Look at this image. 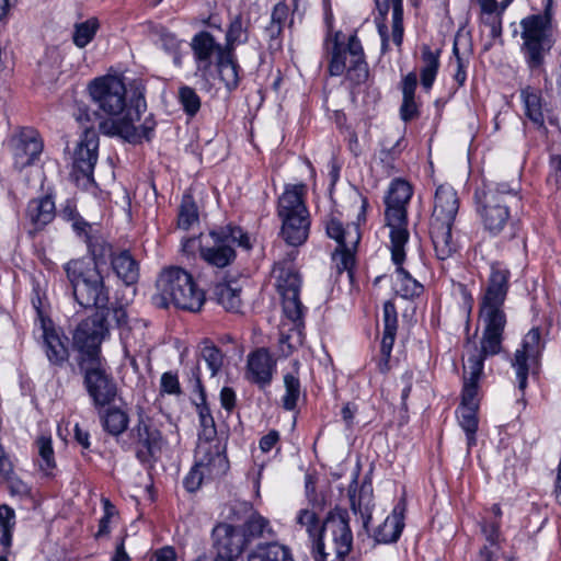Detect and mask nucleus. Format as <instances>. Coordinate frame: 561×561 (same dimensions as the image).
I'll return each instance as SVG.
<instances>
[{"label": "nucleus", "mask_w": 561, "mask_h": 561, "mask_svg": "<svg viewBox=\"0 0 561 561\" xmlns=\"http://www.w3.org/2000/svg\"><path fill=\"white\" fill-rule=\"evenodd\" d=\"M64 268L73 297L81 307L103 309L108 304V289L98 262L71 260Z\"/></svg>", "instance_id": "obj_7"}, {"label": "nucleus", "mask_w": 561, "mask_h": 561, "mask_svg": "<svg viewBox=\"0 0 561 561\" xmlns=\"http://www.w3.org/2000/svg\"><path fill=\"white\" fill-rule=\"evenodd\" d=\"M520 99L524 103L526 117L537 127H545V116L542 112L541 92L529 85L520 90Z\"/></svg>", "instance_id": "obj_30"}, {"label": "nucleus", "mask_w": 561, "mask_h": 561, "mask_svg": "<svg viewBox=\"0 0 561 561\" xmlns=\"http://www.w3.org/2000/svg\"><path fill=\"white\" fill-rule=\"evenodd\" d=\"M510 271L500 263L491 265V274L480 302V318L483 332L480 348L474 344L467 346V363L463 365V388L461 407L478 409L479 380L483 371L484 359L502 350L506 314L503 306L508 291Z\"/></svg>", "instance_id": "obj_1"}, {"label": "nucleus", "mask_w": 561, "mask_h": 561, "mask_svg": "<svg viewBox=\"0 0 561 561\" xmlns=\"http://www.w3.org/2000/svg\"><path fill=\"white\" fill-rule=\"evenodd\" d=\"M290 259L276 263L273 273L276 278V287L283 299V310L285 316L296 325L302 323L304 310L299 299L301 279L299 273L293 265L294 255Z\"/></svg>", "instance_id": "obj_13"}, {"label": "nucleus", "mask_w": 561, "mask_h": 561, "mask_svg": "<svg viewBox=\"0 0 561 561\" xmlns=\"http://www.w3.org/2000/svg\"><path fill=\"white\" fill-rule=\"evenodd\" d=\"M458 209L459 199L457 192L449 185H439L435 193L431 224L453 226Z\"/></svg>", "instance_id": "obj_20"}, {"label": "nucleus", "mask_w": 561, "mask_h": 561, "mask_svg": "<svg viewBox=\"0 0 561 561\" xmlns=\"http://www.w3.org/2000/svg\"><path fill=\"white\" fill-rule=\"evenodd\" d=\"M26 215L35 230H39L54 219L55 203L48 195L31 199Z\"/></svg>", "instance_id": "obj_26"}, {"label": "nucleus", "mask_w": 561, "mask_h": 561, "mask_svg": "<svg viewBox=\"0 0 561 561\" xmlns=\"http://www.w3.org/2000/svg\"><path fill=\"white\" fill-rule=\"evenodd\" d=\"M421 84L430 90L435 81L439 68V50L433 51L430 46L422 47Z\"/></svg>", "instance_id": "obj_36"}, {"label": "nucleus", "mask_w": 561, "mask_h": 561, "mask_svg": "<svg viewBox=\"0 0 561 561\" xmlns=\"http://www.w3.org/2000/svg\"><path fill=\"white\" fill-rule=\"evenodd\" d=\"M402 137L398 138L391 147H388V144H386V141L382 142V148L379 152V159L387 168H393V162L399 157L402 150Z\"/></svg>", "instance_id": "obj_55"}, {"label": "nucleus", "mask_w": 561, "mask_h": 561, "mask_svg": "<svg viewBox=\"0 0 561 561\" xmlns=\"http://www.w3.org/2000/svg\"><path fill=\"white\" fill-rule=\"evenodd\" d=\"M220 403L224 409L231 411L236 404V393L229 387H224L220 391Z\"/></svg>", "instance_id": "obj_64"}, {"label": "nucleus", "mask_w": 561, "mask_h": 561, "mask_svg": "<svg viewBox=\"0 0 561 561\" xmlns=\"http://www.w3.org/2000/svg\"><path fill=\"white\" fill-rule=\"evenodd\" d=\"M179 99L187 115L194 116L199 111L201 99L194 89L181 87L179 90Z\"/></svg>", "instance_id": "obj_51"}, {"label": "nucleus", "mask_w": 561, "mask_h": 561, "mask_svg": "<svg viewBox=\"0 0 561 561\" xmlns=\"http://www.w3.org/2000/svg\"><path fill=\"white\" fill-rule=\"evenodd\" d=\"M378 16L386 22L387 14L392 9V42L400 47L403 41V5L402 0H375Z\"/></svg>", "instance_id": "obj_25"}, {"label": "nucleus", "mask_w": 561, "mask_h": 561, "mask_svg": "<svg viewBox=\"0 0 561 561\" xmlns=\"http://www.w3.org/2000/svg\"><path fill=\"white\" fill-rule=\"evenodd\" d=\"M383 330H397V310L391 301L383 304Z\"/></svg>", "instance_id": "obj_59"}, {"label": "nucleus", "mask_w": 561, "mask_h": 561, "mask_svg": "<svg viewBox=\"0 0 561 561\" xmlns=\"http://www.w3.org/2000/svg\"><path fill=\"white\" fill-rule=\"evenodd\" d=\"M397 330H383V335L380 345L381 355L390 356L396 340Z\"/></svg>", "instance_id": "obj_63"}, {"label": "nucleus", "mask_w": 561, "mask_h": 561, "mask_svg": "<svg viewBox=\"0 0 561 561\" xmlns=\"http://www.w3.org/2000/svg\"><path fill=\"white\" fill-rule=\"evenodd\" d=\"M213 244L202 245L199 249L202 259L209 265L224 268L236 259L233 245L250 249L249 237L239 227L226 226L209 233Z\"/></svg>", "instance_id": "obj_12"}, {"label": "nucleus", "mask_w": 561, "mask_h": 561, "mask_svg": "<svg viewBox=\"0 0 561 561\" xmlns=\"http://www.w3.org/2000/svg\"><path fill=\"white\" fill-rule=\"evenodd\" d=\"M329 238L336 241L337 247L357 248L360 240V232L357 225L343 226L337 218H331L325 226Z\"/></svg>", "instance_id": "obj_27"}, {"label": "nucleus", "mask_w": 561, "mask_h": 561, "mask_svg": "<svg viewBox=\"0 0 561 561\" xmlns=\"http://www.w3.org/2000/svg\"><path fill=\"white\" fill-rule=\"evenodd\" d=\"M400 115L404 122H409L419 115L414 98H403Z\"/></svg>", "instance_id": "obj_60"}, {"label": "nucleus", "mask_w": 561, "mask_h": 561, "mask_svg": "<svg viewBox=\"0 0 561 561\" xmlns=\"http://www.w3.org/2000/svg\"><path fill=\"white\" fill-rule=\"evenodd\" d=\"M148 561H176V552L173 547L165 546L152 551Z\"/></svg>", "instance_id": "obj_61"}, {"label": "nucleus", "mask_w": 561, "mask_h": 561, "mask_svg": "<svg viewBox=\"0 0 561 561\" xmlns=\"http://www.w3.org/2000/svg\"><path fill=\"white\" fill-rule=\"evenodd\" d=\"M247 378L261 388L268 386L273 378L275 360L266 348H259L248 357Z\"/></svg>", "instance_id": "obj_21"}, {"label": "nucleus", "mask_w": 561, "mask_h": 561, "mask_svg": "<svg viewBox=\"0 0 561 561\" xmlns=\"http://www.w3.org/2000/svg\"><path fill=\"white\" fill-rule=\"evenodd\" d=\"M36 445L41 457L39 467L43 471L49 472L55 468L51 438L49 436L42 435L36 439Z\"/></svg>", "instance_id": "obj_48"}, {"label": "nucleus", "mask_w": 561, "mask_h": 561, "mask_svg": "<svg viewBox=\"0 0 561 561\" xmlns=\"http://www.w3.org/2000/svg\"><path fill=\"white\" fill-rule=\"evenodd\" d=\"M249 21H243L241 15H237L230 23L226 34V50L232 53L236 45L243 44L248 41Z\"/></svg>", "instance_id": "obj_42"}, {"label": "nucleus", "mask_w": 561, "mask_h": 561, "mask_svg": "<svg viewBox=\"0 0 561 561\" xmlns=\"http://www.w3.org/2000/svg\"><path fill=\"white\" fill-rule=\"evenodd\" d=\"M402 262L397 265V278L394 288L397 294L405 299L419 297L423 293V286L402 267Z\"/></svg>", "instance_id": "obj_38"}, {"label": "nucleus", "mask_w": 561, "mask_h": 561, "mask_svg": "<svg viewBox=\"0 0 561 561\" xmlns=\"http://www.w3.org/2000/svg\"><path fill=\"white\" fill-rule=\"evenodd\" d=\"M15 525V513L10 506L2 504L0 505V529L1 537L0 543L4 547H9L12 540V529Z\"/></svg>", "instance_id": "obj_44"}, {"label": "nucleus", "mask_w": 561, "mask_h": 561, "mask_svg": "<svg viewBox=\"0 0 561 561\" xmlns=\"http://www.w3.org/2000/svg\"><path fill=\"white\" fill-rule=\"evenodd\" d=\"M477 410L474 408L460 407L459 409V424L467 435V445L470 449L476 445V432L478 430Z\"/></svg>", "instance_id": "obj_43"}, {"label": "nucleus", "mask_w": 561, "mask_h": 561, "mask_svg": "<svg viewBox=\"0 0 561 561\" xmlns=\"http://www.w3.org/2000/svg\"><path fill=\"white\" fill-rule=\"evenodd\" d=\"M288 7L283 2H279L274 7L271 15V23L266 26V33L271 38H276L280 34L283 25L288 18Z\"/></svg>", "instance_id": "obj_49"}, {"label": "nucleus", "mask_w": 561, "mask_h": 561, "mask_svg": "<svg viewBox=\"0 0 561 561\" xmlns=\"http://www.w3.org/2000/svg\"><path fill=\"white\" fill-rule=\"evenodd\" d=\"M161 390L169 394H179L181 392L178 376L168 371L161 376Z\"/></svg>", "instance_id": "obj_58"}, {"label": "nucleus", "mask_w": 561, "mask_h": 561, "mask_svg": "<svg viewBox=\"0 0 561 561\" xmlns=\"http://www.w3.org/2000/svg\"><path fill=\"white\" fill-rule=\"evenodd\" d=\"M89 92L99 110L107 117L99 123V130L106 136H117L128 142H139L142 138L150 140L156 127L151 114L136 126L146 111L145 100L138 98L134 104L126 103V88L122 80L107 76L94 79L89 84Z\"/></svg>", "instance_id": "obj_2"}, {"label": "nucleus", "mask_w": 561, "mask_h": 561, "mask_svg": "<svg viewBox=\"0 0 561 561\" xmlns=\"http://www.w3.org/2000/svg\"><path fill=\"white\" fill-rule=\"evenodd\" d=\"M450 225L431 224L430 232L436 255L439 260H446L453 255L457 245L453 240Z\"/></svg>", "instance_id": "obj_29"}, {"label": "nucleus", "mask_w": 561, "mask_h": 561, "mask_svg": "<svg viewBox=\"0 0 561 561\" xmlns=\"http://www.w3.org/2000/svg\"><path fill=\"white\" fill-rule=\"evenodd\" d=\"M101 502L103 504L104 515L100 519L96 537H102L110 534V523L112 518L118 514L116 507L107 497H102Z\"/></svg>", "instance_id": "obj_54"}, {"label": "nucleus", "mask_w": 561, "mask_h": 561, "mask_svg": "<svg viewBox=\"0 0 561 561\" xmlns=\"http://www.w3.org/2000/svg\"><path fill=\"white\" fill-rule=\"evenodd\" d=\"M216 557L238 559L247 546V539L232 525L219 524L213 530Z\"/></svg>", "instance_id": "obj_17"}, {"label": "nucleus", "mask_w": 561, "mask_h": 561, "mask_svg": "<svg viewBox=\"0 0 561 561\" xmlns=\"http://www.w3.org/2000/svg\"><path fill=\"white\" fill-rule=\"evenodd\" d=\"M45 353L50 364L61 366L68 360L69 352L59 334L55 330H44Z\"/></svg>", "instance_id": "obj_32"}, {"label": "nucleus", "mask_w": 561, "mask_h": 561, "mask_svg": "<svg viewBox=\"0 0 561 561\" xmlns=\"http://www.w3.org/2000/svg\"><path fill=\"white\" fill-rule=\"evenodd\" d=\"M345 71L355 84L364 82L368 77L363 47L357 36H350L347 45L343 46L339 43L337 33L333 39L329 72L331 76H341Z\"/></svg>", "instance_id": "obj_11"}, {"label": "nucleus", "mask_w": 561, "mask_h": 561, "mask_svg": "<svg viewBox=\"0 0 561 561\" xmlns=\"http://www.w3.org/2000/svg\"><path fill=\"white\" fill-rule=\"evenodd\" d=\"M196 457V465L205 471L208 479L219 478L229 469V461L219 445L208 442L198 445Z\"/></svg>", "instance_id": "obj_19"}, {"label": "nucleus", "mask_w": 561, "mask_h": 561, "mask_svg": "<svg viewBox=\"0 0 561 561\" xmlns=\"http://www.w3.org/2000/svg\"><path fill=\"white\" fill-rule=\"evenodd\" d=\"M112 266L116 275L126 285L135 284L138 280V264L128 251H122L117 255L112 256Z\"/></svg>", "instance_id": "obj_33"}, {"label": "nucleus", "mask_w": 561, "mask_h": 561, "mask_svg": "<svg viewBox=\"0 0 561 561\" xmlns=\"http://www.w3.org/2000/svg\"><path fill=\"white\" fill-rule=\"evenodd\" d=\"M113 325L122 330V336L124 331L128 332L130 330L128 314L123 306L108 308L106 305L103 309H96L92 318L82 321L78 325L73 334V342L81 332L84 342L98 335L100 346L105 333Z\"/></svg>", "instance_id": "obj_14"}, {"label": "nucleus", "mask_w": 561, "mask_h": 561, "mask_svg": "<svg viewBox=\"0 0 561 561\" xmlns=\"http://www.w3.org/2000/svg\"><path fill=\"white\" fill-rule=\"evenodd\" d=\"M405 502L401 500L385 522L375 530V539L380 543L396 542L404 527Z\"/></svg>", "instance_id": "obj_24"}, {"label": "nucleus", "mask_w": 561, "mask_h": 561, "mask_svg": "<svg viewBox=\"0 0 561 561\" xmlns=\"http://www.w3.org/2000/svg\"><path fill=\"white\" fill-rule=\"evenodd\" d=\"M305 186L287 188L278 199V216L282 219L280 236L291 247L304 244L309 234V214L304 203Z\"/></svg>", "instance_id": "obj_9"}, {"label": "nucleus", "mask_w": 561, "mask_h": 561, "mask_svg": "<svg viewBox=\"0 0 561 561\" xmlns=\"http://www.w3.org/2000/svg\"><path fill=\"white\" fill-rule=\"evenodd\" d=\"M551 4L552 0H547L545 15H531L522 21L523 51L531 70L543 65L545 56L552 47V41L548 34Z\"/></svg>", "instance_id": "obj_10"}, {"label": "nucleus", "mask_w": 561, "mask_h": 561, "mask_svg": "<svg viewBox=\"0 0 561 561\" xmlns=\"http://www.w3.org/2000/svg\"><path fill=\"white\" fill-rule=\"evenodd\" d=\"M412 196V187L404 180H394L386 197V222L390 229L391 257L394 264L404 261V245L409 240L407 229V205Z\"/></svg>", "instance_id": "obj_8"}, {"label": "nucleus", "mask_w": 561, "mask_h": 561, "mask_svg": "<svg viewBox=\"0 0 561 561\" xmlns=\"http://www.w3.org/2000/svg\"><path fill=\"white\" fill-rule=\"evenodd\" d=\"M241 287L236 280L218 283L214 288L216 301L227 311L239 312L242 306Z\"/></svg>", "instance_id": "obj_31"}, {"label": "nucleus", "mask_w": 561, "mask_h": 561, "mask_svg": "<svg viewBox=\"0 0 561 561\" xmlns=\"http://www.w3.org/2000/svg\"><path fill=\"white\" fill-rule=\"evenodd\" d=\"M81 336L80 332L73 342L79 351L78 366L83 375V386L93 407L101 410L115 401L118 393L117 383L107 370L105 359L101 357L98 335L88 342H84Z\"/></svg>", "instance_id": "obj_3"}, {"label": "nucleus", "mask_w": 561, "mask_h": 561, "mask_svg": "<svg viewBox=\"0 0 561 561\" xmlns=\"http://www.w3.org/2000/svg\"><path fill=\"white\" fill-rule=\"evenodd\" d=\"M199 421L201 425L203 427V435L206 437V439H210L216 434L215 428V421L214 417L210 414V411L208 408H202L199 410Z\"/></svg>", "instance_id": "obj_57"}, {"label": "nucleus", "mask_w": 561, "mask_h": 561, "mask_svg": "<svg viewBox=\"0 0 561 561\" xmlns=\"http://www.w3.org/2000/svg\"><path fill=\"white\" fill-rule=\"evenodd\" d=\"M416 84H417L416 73L409 72L402 80L403 98H414Z\"/></svg>", "instance_id": "obj_62"}, {"label": "nucleus", "mask_w": 561, "mask_h": 561, "mask_svg": "<svg viewBox=\"0 0 561 561\" xmlns=\"http://www.w3.org/2000/svg\"><path fill=\"white\" fill-rule=\"evenodd\" d=\"M100 417L104 431L113 436H119L128 427L129 417L127 413L119 408H108Z\"/></svg>", "instance_id": "obj_37"}, {"label": "nucleus", "mask_w": 561, "mask_h": 561, "mask_svg": "<svg viewBox=\"0 0 561 561\" xmlns=\"http://www.w3.org/2000/svg\"><path fill=\"white\" fill-rule=\"evenodd\" d=\"M284 383L286 392L283 397V407L286 410L291 411L296 408L297 401L300 397V382L296 376L287 374L284 377Z\"/></svg>", "instance_id": "obj_46"}, {"label": "nucleus", "mask_w": 561, "mask_h": 561, "mask_svg": "<svg viewBox=\"0 0 561 561\" xmlns=\"http://www.w3.org/2000/svg\"><path fill=\"white\" fill-rule=\"evenodd\" d=\"M242 535L247 539V542L264 537H275V533L270 526V522L257 514L251 515L244 523Z\"/></svg>", "instance_id": "obj_39"}, {"label": "nucleus", "mask_w": 561, "mask_h": 561, "mask_svg": "<svg viewBox=\"0 0 561 561\" xmlns=\"http://www.w3.org/2000/svg\"><path fill=\"white\" fill-rule=\"evenodd\" d=\"M43 150V142L36 130L23 128L15 138L14 168L23 170L38 160Z\"/></svg>", "instance_id": "obj_18"}, {"label": "nucleus", "mask_w": 561, "mask_h": 561, "mask_svg": "<svg viewBox=\"0 0 561 561\" xmlns=\"http://www.w3.org/2000/svg\"><path fill=\"white\" fill-rule=\"evenodd\" d=\"M481 7V12L492 19L491 23V35L497 37L501 35V20L499 15L494 14L497 9V2L495 0H478Z\"/></svg>", "instance_id": "obj_53"}, {"label": "nucleus", "mask_w": 561, "mask_h": 561, "mask_svg": "<svg viewBox=\"0 0 561 561\" xmlns=\"http://www.w3.org/2000/svg\"><path fill=\"white\" fill-rule=\"evenodd\" d=\"M543 347L540 331L534 328L524 336L520 348L516 350L511 364L516 370L520 391H524L527 387L529 370L538 366Z\"/></svg>", "instance_id": "obj_15"}, {"label": "nucleus", "mask_w": 561, "mask_h": 561, "mask_svg": "<svg viewBox=\"0 0 561 561\" xmlns=\"http://www.w3.org/2000/svg\"><path fill=\"white\" fill-rule=\"evenodd\" d=\"M98 150L99 136L94 129L87 127L73 152V169L87 179L93 175Z\"/></svg>", "instance_id": "obj_16"}, {"label": "nucleus", "mask_w": 561, "mask_h": 561, "mask_svg": "<svg viewBox=\"0 0 561 561\" xmlns=\"http://www.w3.org/2000/svg\"><path fill=\"white\" fill-rule=\"evenodd\" d=\"M99 22L96 19H89L85 22L76 25L73 33V43L80 47H85L94 37Z\"/></svg>", "instance_id": "obj_45"}, {"label": "nucleus", "mask_w": 561, "mask_h": 561, "mask_svg": "<svg viewBox=\"0 0 561 561\" xmlns=\"http://www.w3.org/2000/svg\"><path fill=\"white\" fill-rule=\"evenodd\" d=\"M224 363L222 353L215 345H204L201 350L196 365L192 368V378L196 387L202 389L203 371H207L209 377H215Z\"/></svg>", "instance_id": "obj_23"}, {"label": "nucleus", "mask_w": 561, "mask_h": 561, "mask_svg": "<svg viewBox=\"0 0 561 561\" xmlns=\"http://www.w3.org/2000/svg\"><path fill=\"white\" fill-rule=\"evenodd\" d=\"M248 561H294L290 549L279 543L271 541L259 543L247 556Z\"/></svg>", "instance_id": "obj_28"}, {"label": "nucleus", "mask_w": 561, "mask_h": 561, "mask_svg": "<svg viewBox=\"0 0 561 561\" xmlns=\"http://www.w3.org/2000/svg\"><path fill=\"white\" fill-rule=\"evenodd\" d=\"M297 523L306 527L313 542V558L316 561H324V540L332 545L337 558L347 556L352 549L353 535L348 526V514L345 510L336 508L331 512L320 525L317 514L310 510H301L297 516Z\"/></svg>", "instance_id": "obj_4"}, {"label": "nucleus", "mask_w": 561, "mask_h": 561, "mask_svg": "<svg viewBox=\"0 0 561 561\" xmlns=\"http://www.w3.org/2000/svg\"><path fill=\"white\" fill-rule=\"evenodd\" d=\"M60 216L68 221H72V228L81 237L82 231L87 229L91 230V225L84 221L76 211V208L72 204L67 203V205L61 209Z\"/></svg>", "instance_id": "obj_52"}, {"label": "nucleus", "mask_w": 561, "mask_h": 561, "mask_svg": "<svg viewBox=\"0 0 561 561\" xmlns=\"http://www.w3.org/2000/svg\"><path fill=\"white\" fill-rule=\"evenodd\" d=\"M217 67L219 77L225 83L226 88L228 90L236 89L239 83V67L233 60L232 53L227 51L225 55H220V59L217 61Z\"/></svg>", "instance_id": "obj_40"}, {"label": "nucleus", "mask_w": 561, "mask_h": 561, "mask_svg": "<svg viewBox=\"0 0 561 561\" xmlns=\"http://www.w3.org/2000/svg\"><path fill=\"white\" fill-rule=\"evenodd\" d=\"M198 70L206 71L213 64L214 57L220 59V55L227 53L215 42L214 36L208 32H199L191 43Z\"/></svg>", "instance_id": "obj_22"}, {"label": "nucleus", "mask_w": 561, "mask_h": 561, "mask_svg": "<svg viewBox=\"0 0 561 561\" xmlns=\"http://www.w3.org/2000/svg\"><path fill=\"white\" fill-rule=\"evenodd\" d=\"M518 201V187L505 182L489 184L477 191V211L484 230L491 236L503 232L511 225V206Z\"/></svg>", "instance_id": "obj_6"}, {"label": "nucleus", "mask_w": 561, "mask_h": 561, "mask_svg": "<svg viewBox=\"0 0 561 561\" xmlns=\"http://www.w3.org/2000/svg\"><path fill=\"white\" fill-rule=\"evenodd\" d=\"M153 34L154 44L171 56L175 65L180 66L183 42L164 27L156 28Z\"/></svg>", "instance_id": "obj_35"}, {"label": "nucleus", "mask_w": 561, "mask_h": 561, "mask_svg": "<svg viewBox=\"0 0 561 561\" xmlns=\"http://www.w3.org/2000/svg\"><path fill=\"white\" fill-rule=\"evenodd\" d=\"M355 251L356 248L336 247L332 254V260L339 274L345 271H351V268L354 266Z\"/></svg>", "instance_id": "obj_50"}, {"label": "nucleus", "mask_w": 561, "mask_h": 561, "mask_svg": "<svg viewBox=\"0 0 561 561\" xmlns=\"http://www.w3.org/2000/svg\"><path fill=\"white\" fill-rule=\"evenodd\" d=\"M207 478L205 476V471L202 470L196 463L195 466L191 469V471L188 472V474L185 477L183 483H184V486L185 489L188 491V492H195L196 490L199 489L203 480Z\"/></svg>", "instance_id": "obj_56"}, {"label": "nucleus", "mask_w": 561, "mask_h": 561, "mask_svg": "<svg viewBox=\"0 0 561 561\" xmlns=\"http://www.w3.org/2000/svg\"><path fill=\"white\" fill-rule=\"evenodd\" d=\"M156 304L167 308L170 304L178 309L197 312L205 302V293L198 288L193 276L182 267L169 266L161 271L157 279Z\"/></svg>", "instance_id": "obj_5"}, {"label": "nucleus", "mask_w": 561, "mask_h": 561, "mask_svg": "<svg viewBox=\"0 0 561 561\" xmlns=\"http://www.w3.org/2000/svg\"><path fill=\"white\" fill-rule=\"evenodd\" d=\"M198 220L197 207L191 195H184L179 211V227L188 229Z\"/></svg>", "instance_id": "obj_47"}, {"label": "nucleus", "mask_w": 561, "mask_h": 561, "mask_svg": "<svg viewBox=\"0 0 561 561\" xmlns=\"http://www.w3.org/2000/svg\"><path fill=\"white\" fill-rule=\"evenodd\" d=\"M81 236L84 237L89 252L93 256L92 261L96 262V260H103L106 256H113L111 244L107 243L101 236H96L92 226L91 230L87 229L85 231H82Z\"/></svg>", "instance_id": "obj_41"}, {"label": "nucleus", "mask_w": 561, "mask_h": 561, "mask_svg": "<svg viewBox=\"0 0 561 561\" xmlns=\"http://www.w3.org/2000/svg\"><path fill=\"white\" fill-rule=\"evenodd\" d=\"M131 435L147 449L150 456L161 448V433L142 420L131 430Z\"/></svg>", "instance_id": "obj_34"}]
</instances>
